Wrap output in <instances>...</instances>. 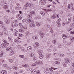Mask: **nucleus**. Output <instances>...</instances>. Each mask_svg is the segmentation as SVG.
<instances>
[{
  "label": "nucleus",
  "mask_w": 74,
  "mask_h": 74,
  "mask_svg": "<svg viewBox=\"0 0 74 74\" xmlns=\"http://www.w3.org/2000/svg\"><path fill=\"white\" fill-rule=\"evenodd\" d=\"M68 9H70L71 11H74V7L73 6L72 3L70 4H69L68 5Z\"/></svg>",
  "instance_id": "obj_1"
},
{
  "label": "nucleus",
  "mask_w": 74,
  "mask_h": 74,
  "mask_svg": "<svg viewBox=\"0 0 74 74\" xmlns=\"http://www.w3.org/2000/svg\"><path fill=\"white\" fill-rule=\"evenodd\" d=\"M25 7H29L30 8H32V3H27L26 4L24 5Z\"/></svg>",
  "instance_id": "obj_2"
},
{
  "label": "nucleus",
  "mask_w": 74,
  "mask_h": 74,
  "mask_svg": "<svg viewBox=\"0 0 74 74\" xmlns=\"http://www.w3.org/2000/svg\"><path fill=\"white\" fill-rule=\"evenodd\" d=\"M7 2L5 0H2L1 1V6H3L4 4H7Z\"/></svg>",
  "instance_id": "obj_3"
},
{
  "label": "nucleus",
  "mask_w": 74,
  "mask_h": 74,
  "mask_svg": "<svg viewBox=\"0 0 74 74\" xmlns=\"http://www.w3.org/2000/svg\"><path fill=\"white\" fill-rule=\"evenodd\" d=\"M39 45H40V44L38 42H36L34 44V48H38V47H39Z\"/></svg>",
  "instance_id": "obj_4"
},
{
  "label": "nucleus",
  "mask_w": 74,
  "mask_h": 74,
  "mask_svg": "<svg viewBox=\"0 0 74 74\" xmlns=\"http://www.w3.org/2000/svg\"><path fill=\"white\" fill-rule=\"evenodd\" d=\"M7 48L6 49V52H8V51H10V50L12 49V47L10 46V47H6Z\"/></svg>",
  "instance_id": "obj_5"
},
{
  "label": "nucleus",
  "mask_w": 74,
  "mask_h": 74,
  "mask_svg": "<svg viewBox=\"0 0 74 74\" xmlns=\"http://www.w3.org/2000/svg\"><path fill=\"white\" fill-rule=\"evenodd\" d=\"M65 62L66 63H69L70 62V60L68 58H66L65 60Z\"/></svg>",
  "instance_id": "obj_6"
},
{
  "label": "nucleus",
  "mask_w": 74,
  "mask_h": 74,
  "mask_svg": "<svg viewBox=\"0 0 74 74\" xmlns=\"http://www.w3.org/2000/svg\"><path fill=\"white\" fill-rule=\"evenodd\" d=\"M39 2L40 3L41 5H44L45 4V1H44V0L40 1Z\"/></svg>",
  "instance_id": "obj_7"
},
{
  "label": "nucleus",
  "mask_w": 74,
  "mask_h": 74,
  "mask_svg": "<svg viewBox=\"0 0 74 74\" xmlns=\"http://www.w3.org/2000/svg\"><path fill=\"white\" fill-rule=\"evenodd\" d=\"M44 71L45 74H48L49 73V70L47 68H45L44 70Z\"/></svg>",
  "instance_id": "obj_8"
},
{
  "label": "nucleus",
  "mask_w": 74,
  "mask_h": 74,
  "mask_svg": "<svg viewBox=\"0 0 74 74\" xmlns=\"http://www.w3.org/2000/svg\"><path fill=\"white\" fill-rule=\"evenodd\" d=\"M1 47H2V48H6V47H7V45L5 44V43H3L1 45Z\"/></svg>",
  "instance_id": "obj_9"
},
{
  "label": "nucleus",
  "mask_w": 74,
  "mask_h": 74,
  "mask_svg": "<svg viewBox=\"0 0 74 74\" xmlns=\"http://www.w3.org/2000/svg\"><path fill=\"white\" fill-rule=\"evenodd\" d=\"M35 24H34L33 23H31L29 24V26L30 27H35Z\"/></svg>",
  "instance_id": "obj_10"
},
{
  "label": "nucleus",
  "mask_w": 74,
  "mask_h": 74,
  "mask_svg": "<svg viewBox=\"0 0 74 74\" xmlns=\"http://www.w3.org/2000/svg\"><path fill=\"white\" fill-rule=\"evenodd\" d=\"M14 36H16L17 34L18 33V32L16 29L14 30Z\"/></svg>",
  "instance_id": "obj_11"
},
{
  "label": "nucleus",
  "mask_w": 74,
  "mask_h": 74,
  "mask_svg": "<svg viewBox=\"0 0 74 74\" xmlns=\"http://www.w3.org/2000/svg\"><path fill=\"white\" fill-rule=\"evenodd\" d=\"M4 22L6 24H9L10 21L9 20L7 19V20H5Z\"/></svg>",
  "instance_id": "obj_12"
},
{
  "label": "nucleus",
  "mask_w": 74,
  "mask_h": 74,
  "mask_svg": "<svg viewBox=\"0 0 74 74\" xmlns=\"http://www.w3.org/2000/svg\"><path fill=\"white\" fill-rule=\"evenodd\" d=\"M56 17V14H53V16H52L51 18L52 19H53Z\"/></svg>",
  "instance_id": "obj_13"
},
{
  "label": "nucleus",
  "mask_w": 74,
  "mask_h": 74,
  "mask_svg": "<svg viewBox=\"0 0 74 74\" xmlns=\"http://www.w3.org/2000/svg\"><path fill=\"white\" fill-rule=\"evenodd\" d=\"M40 25H41V23H40V22H36V25L37 26L39 27V26H40Z\"/></svg>",
  "instance_id": "obj_14"
},
{
  "label": "nucleus",
  "mask_w": 74,
  "mask_h": 74,
  "mask_svg": "<svg viewBox=\"0 0 74 74\" xmlns=\"http://www.w3.org/2000/svg\"><path fill=\"white\" fill-rule=\"evenodd\" d=\"M43 52V51L42 50H40L38 51V53L39 55H41L42 54Z\"/></svg>",
  "instance_id": "obj_15"
},
{
  "label": "nucleus",
  "mask_w": 74,
  "mask_h": 74,
  "mask_svg": "<svg viewBox=\"0 0 74 74\" xmlns=\"http://www.w3.org/2000/svg\"><path fill=\"white\" fill-rule=\"evenodd\" d=\"M27 71H31L32 70V68H31L29 66H28L27 68Z\"/></svg>",
  "instance_id": "obj_16"
},
{
  "label": "nucleus",
  "mask_w": 74,
  "mask_h": 74,
  "mask_svg": "<svg viewBox=\"0 0 74 74\" xmlns=\"http://www.w3.org/2000/svg\"><path fill=\"white\" fill-rule=\"evenodd\" d=\"M8 5H5L3 6V8L4 9H8Z\"/></svg>",
  "instance_id": "obj_17"
},
{
  "label": "nucleus",
  "mask_w": 74,
  "mask_h": 74,
  "mask_svg": "<svg viewBox=\"0 0 74 74\" xmlns=\"http://www.w3.org/2000/svg\"><path fill=\"white\" fill-rule=\"evenodd\" d=\"M7 73V71H2L1 72V74H6Z\"/></svg>",
  "instance_id": "obj_18"
},
{
  "label": "nucleus",
  "mask_w": 74,
  "mask_h": 74,
  "mask_svg": "<svg viewBox=\"0 0 74 74\" xmlns=\"http://www.w3.org/2000/svg\"><path fill=\"white\" fill-rule=\"evenodd\" d=\"M26 22L27 23L29 24V23H32V21H31V20L28 19V20L26 21Z\"/></svg>",
  "instance_id": "obj_19"
},
{
  "label": "nucleus",
  "mask_w": 74,
  "mask_h": 74,
  "mask_svg": "<svg viewBox=\"0 0 74 74\" xmlns=\"http://www.w3.org/2000/svg\"><path fill=\"white\" fill-rule=\"evenodd\" d=\"M63 38H66L67 37V35H66L63 34L62 35Z\"/></svg>",
  "instance_id": "obj_20"
},
{
  "label": "nucleus",
  "mask_w": 74,
  "mask_h": 74,
  "mask_svg": "<svg viewBox=\"0 0 74 74\" xmlns=\"http://www.w3.org/2000/svg\"><path fill=\"white\" fill-rule=\"evenodd\" d=\"M27 49L28 50V51H30V50H32V47L31 46L27 47Z\"/></svg>",
  "instance_id": "obj_21"
},
{
  "label": "nucleus",
  "mask_w": 74,
  "mask_h": 74,
  "mask_svg": "<svg viewBox=\"0 0 74 74\" xmlns=\"http://www.w3.org/2000/svg\"><path fill=\"white\" fill-rule=\"evenodd\" d=\"M49 70L51 71H53V70H52V69H53V70H57V68H52V69L51 68H49Z\"/></svg>",
  "instance_id": "obj_22"
},
{
  "label": "nucleus",
  "mask_w": 74,
  "mask_h": 74,
  "mask_svg": "<svg viewBox=\"0 0 74 74\" xmlns=\"http://www.w3.org/2000/svg\"><path fill=\"white\" fill-rule=\"evenodd\" d=\"M3 42H4V43H6V45H7L8 46V45H9V43H7V40H3Z\"/></svg>",
  "instance_id": "obj_23"
},
{
  "label": "nucleus",
  "mask_w": 74,
  "mask_h": 74,
  "mask_svg": "<svg viewBox=\"0 0 74 74\" xmlns=\"http://www.w3.org/2000/svg\"><path fill=\"white\" fill-rule=\"evenodd\" d=\"M39 55H40L39 56V58L40 59H42L44 57V56L42 55V54Z\"/></svg>",
  "instance_id": "obj_24"
},
{
  "label": "nucleus",
  "mask_w": 74,
  "mask_h": 74,
  "mask_svg": "<svg viewBox=\"0 0 74 74\" xmlns=\"http://www.w3.org/2000/svg\"><path fill=\"white\" fill-rule=\"evenodd\" d=\"M13 54H14V51H13V50H12L10 52V55L11 56H12V55H13Z\"/></svg>",
  "instance_id": "obj_25"
},
{
  "label": "nucleus",
  "mask_w": 74,
  "mask_h": 74,
  "mask_svg": "<svg viewBox=\"0 0 74 74\" xmlns=\"http://www.w3.org/2000/svg\"><path fill=\"white\" fill-rule=\"evenodd\" d=\"M30 14L31 15H34V14H35V12L34 11H31L30 12Z\"/></svg>",
  "instance_id": "obj_26"
},
{
  "label": "nucleus",
  "mask_w": 74,
  "mask_h": 74,
  "mask_svg": "<svg viewBox=\"0 0 74 74\" xmlns=\"http://www.w3.org/2000/svg\"><path fill=\"white\" fill-rule=\"evenodd\" d=\"M40 61L39 60H37V61L36 62V63L37 65H39L40 64Z\"/></svg>",
  "instance_id": "obj_27"
},
{
  "label": "nucleus",
  "mask_w": 74,
  "mask_h": 74,
  "mask_svg": "<svg viewBox=\"0 0 74 74\" xmlns=\"http://www.w3.org/2000/svg\"><path fill=\"white\" fill-rule=\"evenodd\" d=\"M22 48V46H21V45H18L17 46V48L18 49H21V48Z\"/></svg>",
  "instance_id": "obj_28"
},
{
  "label": "nucleus",
  "mask_w": 74,
  "mask_h": 74,
  "mask_svg": "<svg viewBox=\"0 0 74 74\" xmlns=\"http://www.w3.org/2000/svg\"><path fill=\"white\" fill-rule=\"evenodd\" d=\"M32 38L33 40H36V39L37 38V37L36 36H34L32 37Z\"/></svg>",
  "instance_id": "obj_29"
},
{
  "label": "nucleus",
  "mask_w": 74,
  "mask_h": 74,
  "mask_svg": "<svg viewBox=\"0 0 74 74\" xmlns=\"http://www.w3.org/2000/svg\"><path fill=\"white\" fill-rule=\"evenodd\" d=\"M40 14L42 15V16H45V13H44V12H40Z\"/></svg>",
  "instance_id": "obj_30"
},
{
  "label": "nucleus",
  "mask_w": 74,
  "mask_h": 74,
  "mask_svg": "<svg viewBox=\"0 0 74 74\" xmlns=\"http://www.w3.org/2000/svg\"><path fill=\"white\" fill-rule=\"evenodd\" d=\"M73 29L71 28H68L67 29V32H70V30H72Z\"/></svg>",
  "instance_id": "obj_31"
},
{
  "label": "nucleus",
  "mask_w": 74,
  "mask_h": 74,
  "mask_svg": "<svg viewBox=\"0 0 74 74\" xmlns=\"http://www.w3.org/2000/svg\"><path fill=\"white\" fill-rule=\"evenodd\" d=\"M21 51H22V52H25V48H24L23 47H22L21 48Z\"/></svg>",
  "instance_id": "obj_32"
},
{
  "label": "nucleus",
  "mask_w": 74,
  "mask_h": 74,
  "mask_svg": "<svg viewBox=\"0 0 74 74\" xmlns=\"http://www.w3.org/2000/svg\"><path fill=\"white\" fill-rule=\"evenodd\" d=\"M19 32H20L21 33H24V31L23 30L21 29H19L18 30Z\"/></svg>",
  "instance_id": "obj_33"
},
{
  "label": "nucleus",
  "mask_w": 74,
  "mask_h": 74,
  "mask_svg": "<svg viewBox=\"0 0 74 74\" xmlns=\"http://www.w3.org/2000/svg\"><path fill=\"white\" fill-rule=\"evenodd\" d=\"M3 55V51H1L0 53V57H2Z\"/></svg>",
  "instance_id": "obj_34"
},
{
  "label": "nucleus",
  "mask_w": 74,
  "mask_h": 74,
  "mask_svg": "<svg viewBox=\"0 0 74 74\" xmlns=\"http://www.w3.org/2000/svg\"><path fill=\"white\" fill-rule=\"evenodd\" d=\"M55 64H60V62L58 61H55L54 62Z\"/></svg>",
  "instance_id": "obj_35"
},
{
  "label": "nucleus",
  "mask_w": 74,
  "mask_h": 74,
  "mask_svg": "<svg viewBox=\"0 0 74 74\" xmlns=\"http://www.w3.org/2000/svg\"><path fill=\"white\" fill-rule=\"evenodd\" d=\"M2 28L4 30H7V28L3 26Z\"/></svg>",
  "instance_id": "obj_36"
},
{
  "label": "nucleus",
  "mask_w": 74,
  "mask_h": 74,
  "mask_svg": "<svg viewBox=\"0 0 74 74\" xmlns=\"http://www.w3.org/2000/svg\"><path fill=\"white\" fill-rule=\"evenodd\" d=\"M19 58H24V55H20L18 56Z\"/></svg>",
  "instance_id": "obj_37"
},
{
  "label": "nucleus",
  "mask_w": 74,
  "mask_h": 74,
  "mask_svg": "<svg viewBox=\"0 0 74 74\" xmlns=\"http://www.w3.org/2000/svg\"><path fill=\"white\" fill-rule=\"evenodd\" d=\"M39 34H40V35L43 36H45V34H43L42 33V32H39Z\"/></svg>",
  "instance_id": "obj_38"
},
{
  "label": "nucleus",
  "mask_w": 74,
  "mask_h": 74,
  "mask_svg": "<svg viewBox=\"0 0 74 74\" xmlns=\"http://www.w3.org/2000/svg\"><path fill=\"white\" fill-rule=\"evenodd\" d=\"M4 18L5 19V20H6L8 18V17L7 16H4Z\"/></svg>",
  "instance_id": "obj_39"
},
{
  "label": "nucleus",
  "mask_w": 74,
  "mask_h": 74,
  "mask_svg": "<svg viewBox=\"0 0 74 74\" xmlns=\"http://www.w3.org/2000/svg\"><path fill=\"white\" fill-rule=\"evenodd\" d=\"M18 72L19 73H23V71L22 70H19L18 71Z\"/></svg>",
  "instance_id": "obj_40"
},
{
  "label": "nucleus",
  "mask_w": 74,
  "mask_h": 74,
  "mask_svg": "<svg viewBox=\"0 0 74 74\" xmlns=\"http://www.w3.org/2000/svg\"><path fill=\"white\" fill-rule=\"evenodd\" d=\"M28 18H30L31 19V18H32V16L30 15H28Z\"/></svg>",
  "instance_id": "obj_41"
},
{
  "label": "nucleus",
  "mask_w": 74,
  "mask_h": 74,
  "mask_svg": "<svg viewBox=\"0 0 74 74\" xmlns=\"http://www.w3.org/2000/svg\"><path fill=\"white\" fill-rule=\"evenodd\" d=\"M57 26L58 27H60V23H58L57 24Z\"/></svg>",
  "instance_id": "obj_42"
},
{
  "label": "nucleus",
  "mask_w": 74,
  "mask_h": 74,
  "mask_svg": "<svg viewBox=\"0 0 74 74\" xmlns=\"http://www.w3.org/2000/svg\"><path fill=\"white\" fill-rule=\"evenodd\" d=\"M21 29H23V28L24 29H26V27H25V26L22 25L21 26Z\"/></svg>",
  "instance_id": "obj_43"
},
{
  "label": "nucleus",
  "mask_w": 74,
  "mask_h": 74,
  "mask_svg": "<svg viewBox=\"0 0 74 74\" xmlns=\"http://www.w3.org/2000/svg\"><path fill=\"white\" fill-rule=\"evenodd\" d=\"M49 56H50V55L49 54L46 55V58L47 59H49Z\"/></svg>",
  "instance_id": "obj_44"
},
{
  "label": "nucleus",
  "mask_w": 74,
  "mask_h": 74,
  "mask_svg": "<svg viewBox=\"0 0 74 74\" xmlns=\"http://www.w3.org/2000/svg\"><path fill=\"white\" fill-rule=\"evenodd\" d=\"M8 39L9 41H12V38H11L10 37H8Z\"/></svg>",
  "instance_id": "obj_45"
},
{
  "label": "nucleus",
  "mask_w": 74,
  "mask_h": 74,
  "mask_svg": "<svg viewBox=\"0 0 74 74\" xmlns=\"http://www.w3.org/2000/svg\"><path fill=\"white\" fill-rule=\"evenodd\" d=\"M29 33H30V32H29L27 31L26 32V36H27V35L29 34Z\"/></svg>",
  "instance_id": "obj_46"
},
{
  "label": "nucleus",
  "mask_w": 74,
  "mask_h": 74,
  "mask_svg": "<svg viewBox=\"0 0 74 74\" xmlns=\"http://www.w3.org/2000/svg\"><path fill=\"white\" fill-rule=\"evenodd\" d=\"M74 37H71L70 38V40L71 41H73V40H74Z\"/></svg>",
  "instance_id": "obj_47"
},
{
  "label": "nucleus",
  "mask_w": 74,
  "mask_h": 74,
  "mask_svg": "<svg viewBox=\"0 0 74 74\" xmlns=\"http://www.w3.org/2000/svg\"><path fill=\"white\" fill-rule=\"evenodd\" d=\"M9 61L10 62V63H12V62H13V60H12V59H9Z\"/></svg>",
  "instance_id": "obj_48"
},
{
  "label": "nucleus",
  "mask_w": 74,
  "mask_h": 74,
  "mask_svg": "<svg viewBox=\"0 0 74 74\" xmlns=\"http://www.w3.org/2000/svg\"><path fill=\"white\" fill-rule=\"evenodd\" d=\"M63 66L64 67H67V65H66V64H65V63H64L63 64Z\"/></svg>",
  "instance_id": "obj_49"
},
{
  "label": "nucleus",
  "mask_w": 74,
  "mask_h": 74,
  "mask_svg": "<svg viewBox=\"0 0 74 74\" xmlns=\"http://www.w3.org/2000/svg\"><path fill=\"white\" fill-rule=\"evenodd\" d=\"M34 56V54H33V53H31L30 54V57H32V56Z\"/></svg>",
  "instance_id": "obj_50"
},
{
  "label": "nucleus",
  "mask_w": 74,
  "mask_h": 74,
  "mask_svg": "<svg viewBox=\"0 0 74 74\" xmlns=\"http://www.w3.org/2000/svg\"><path fill=\"white\" fill-rule=\"evenodd\" d=\"M22 66H23V67H27L28 65L27 64H25V65H22Z\"/></svg>",
  "instance_id": "obj_51"
},
{
  "label": "nucleus",
  "mask_w": 74,
  "mask_h": 74,
  "mask_svg": "<svg viewBox=\"0 0 74 74\" xmlns=\"http://www.w3.org/2000/svg\"><path fill=\"white\" fill-rule=\"evenodd\" d=\"M21 15L20 14H18L17 15V16H16V18H18V17H19V16H20Z\"/></svg>",
  "instance_id": "obj_52"
},
{
  "label": "nucleus",
  "mask_w": 74,
  "mask_h": 74,
  "mask_svg": "<svg viewBox=\"0 0 74 74\" xmlns=\"http://www.w3.org/2000/svg\"><path fill=\"white\" fill-rule=\"evenodd\" d=\"M21 42H22L21 41H20L19 40H17V42H16L17 44H19V43H21Z\"/></svg>",
  "instance_id": "obj_53"
},
{
  "label": "nucleus",
  "mask_w": 74,
  "mask_h": 74,
  "mask_svg": "<svg viewBox=\"0 0 74 74\" xmlns=\"http://www.w3.org/2000/svg\"><path fill=\"white\" fill-rule=\"evenodd\" d=\"M36 73L37 74H40V72L39 71H37L36 72Z\"/></svg>",
  "instance_id": "obj_54"
},
{
  "label": "nucleus",
  "mask_w": 74,
  "mask_h": 74,
  "mask_svg": "<svg viewBox=\"0 0 74 74\" xmlns=\"http://www.w3.org/2000/svg\"><path fill=\"white\" fill-rule=\"evenodd\" d=\"M33 60H37V58L35 57H33Z\"/></svg>",
  "instance_id": "obj_55"
},
{
  "label": "nucleus",
  "mask_w": 74,
  "mask_h": 74,
  "mask_svg": "<svg viewBox=\"0 0 74 74\" xmlns=\"http://www.w3.org/2000/svg\"><path fill=\"white\" fill-rule=\"evenodd\" d=\"M60 56L62 57H63V56H64V54H60Z\"/></svg>",
  "instance_id": "obj_56"
},
{
  "label": "nucleus",
  "mask_w": 74,
  "mask_h": 74,
  "mask_svg": "<svg viewBox=\"0 0 74 74\" xmlns=\"http://www.w3.org/2000/svg\"><path fill=\"white\" fill-rule=\"evenodd\" d=\"M66 22H64L62 23V25L63 26H65V25H66Z\"/></svg>",
  "instance_id": "obj_57"
},
{
  "label": "nucleus",
  "mask_w": 74,
  "mask_h": 74,
  "mask_svg": "<svg viewBox=\"0 0 74 74\" xmlns=\"http://www.w3.org/2000/svg\"><path fill=\"white\" fill-rule=\"evenodd\" d=\"M13 7V5H12V4H11L10 5V8H11V9H12Z\"/></svg>",
  "instance_id": "obj_58"
},
{
  "label": "nucleus",
  "mask_w": 74,
  "mask_h": 74,
  "mask_svg": "<svg viewBox=\"0 0 74 74\" xmlns=\"http://www.w3.org/2000/svg\"><path fill=\"white\" fill-rule=\"evenodd\" d=\"M14 26L15 27H17L18 26V24H14Z\"/></svg>",
  "instance_id": "obj_59"
},
{
  "label": "nucleus",
  "mask_w": 74,
  "mask_h": 74,
  "mask_svg": "<svg viewBox=\"0 0 74 74\" xmlns=\"http://www.w3.org/2000/svg\"><path fill=\"white\" fill-rule=\"evenodd\" d=\"M60 19L59 18L58 21H57V23H59V22H60Z\"/></svg>",
  "instance_id": "obj_60"
},
{
  "label": "nucleus",
  "mask_w": 74,
  "mask_h": 74,
  "mask_svg": "<svg viewBox=\"0 0 74 74\" xmlns=\"http://www.w3.org/2000/svg\"><path fill=\"white\" fill-rule=\"evenodd\" d=\"M71 73H72V74H73V73H74V69H73L71 71Z\"/></svg>",
  "instance_id": "obj_61"
},
{
  "label": "nucleus",
  "mask_w": 74,
  "mask_h": 74,
  "mask_svg": "<svg viewBox=\"0 0 74 74\" xmlns=\"http://www.w3.org/2000/svg\"><path fill=\"white\" fill-rule=\"evenodd\" d=\"M56 41L55 40H53V42L54 44H56Z\"/></svg>",
  "instance_id": "obj_62"
},
{
  "label": "nucleus",
  "mask_w": 74,
  "mask_h": 74,
  "mask_svg": "<svg viewBox=\"0 0 74 74\" xmlns=\"http://www.w3.org/2000/svg\"><path fill=\"white\" fill-rule=\"evenodd\" d=\"M36 71V70H32L31 71V73H34Z\"/></svg>",
  "instance_id": "obj_63"
},
{
  "label": "nucleus",
  "mask_w": 74,
  "mask_h": 74,
  "mask_svg": "<svg viewBox=\"0 0 74 74\" xmlns=\"http://www.w3.org/2000/svg\"><path fill=\"white\" fill-rule=\"evenodd\" d=\"M58 48H62V46H61V45H58Z\"/></svg>",
  "instance_id": "obj_64"
}]
</instances>
